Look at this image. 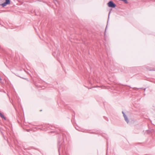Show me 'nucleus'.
I'll return each mask as SVG.
<instances>
[{
    "label": "nucleus",
    "mask_w": 155,
    "mask_h": 155,
    "mask_svg": "<svg viewBox=\"0 0 155 155\" xmlns=\"http://www.w3.org/2000/svg\"><path fill=\"white\" fill-rule=\"evenodd\" d=\"M108 6L110 7L115 8L116 5L112 1H110L108 3Z\"/></svg>",
    "instance_id": "obj_1"
},
{
    "label": "nucleus",
    "mask_w": 155,
    "mask_h": 155,
    "mask_svg": "<svg viewBox=\"0 0 155 155\" xmlns=\"http://www.w3.org/2000/svg\"><path fill=\"white\" fill-rule=\"evenodd\" d=\"M10 4V0H5V2L3 3L2 4V6L3 7H5L6 5H9Z\"/></svg>",
    "instance_id": "obj_2"
},
{
    "label": "nucleus",
    "mask_w": 155,
    "mask_h": 155,
    "mask_svg": "<svg viewBox=\"0 0 155 155\" xmlns=\"http://www.w3.org/2000/svg\"><path fill=\"white\" fill-rule=\"evenodd\" d=\"M122 113L123 114V116L124 117V119L127 122V123H128L129 122V120L128 119L127 116L125 114V113H124L123 111L122 112Z\"/></svg>",
    "instance_id": "obj_3"
},
{
    "label": "nucleus",
    "mask_w": 155,
    "mask_h": 155,
    "mask_svg": "<svg viewBox=\"0 0 155 155\" xmlns=\"http://www.w3.org/2000/svg\"><path fill=\"white\" fill-rule=\"evenodd\" d=\"M0 117H1L3 119L5 120V118L3 115L0 112Z\"/></svg>",
    "instance_id": "obj_4"
},
{
    "label": "nucleus",
    "mask_w": 155,
    "mask_h": 155,
    "mask_svg": "<svg viewBox=\"0 0 155 155\" xmlns=\"http://www.w3.org/2000/svg\"><path fill=\"white\" fill-rule=\"evenodd\" d=\"M110 12H109V15H108V16H109V15H110Z\"/></svg>",
    "instance_id": "obj_5"
}]
</instances>
